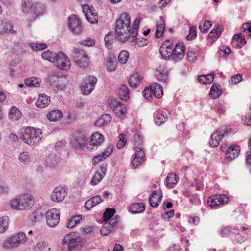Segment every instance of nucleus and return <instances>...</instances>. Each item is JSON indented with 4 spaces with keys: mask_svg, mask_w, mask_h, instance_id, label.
Returning a JSON list of instances; mask_svg holds the SVG:
<instances>
[{
    "mask_svg": "<svg viewBox=\"0 0 251 251\" xmlns=\"http://www.w3.org/2000/svg\"><path fill=\"white\" fill-rule=\"evenodd\" d=\"M129 58V53L126 50L121 51L118 55V60L122 64H126Z\"/></svg>",
    "mask_w": 251,
    "mask_h": 251,
    "instance_id": "49",
    "label": "nucleus"
},
{
    "mask_svg": "<svg viewBox=\"0 0 251 251\" xmlns=\"http://www.w3.org/2000/svg\"><path fill=\"white\" fill-rule=\"evenodd\" d=\"M140 23V20L136 19L134 22L133 25L131 27L130 26V32L131 34V42H134L136 40V36L137 34V29Z\"/></svg>",
    "mask_w": 251,
    "mask_h": 251,
    "instance_id": "42",
    "label": "nucleus"
},
{
    "mask_svg": "<svg viewBox=\"0 0 251 251\" xmlns=\"http://www.w3.org/2000/svg\"><path fill=\"white\" fill-rule=\"evenodd\" d=\"M2 247L5 250H12L19 247V246L14 235H12L4 241Z\"/></svg>",
    "mask_w": 251,
    "mask_h": 251,
    "instance_id": "25",
    "label": "nucleus"
},
{
    "mask_svg": "<svg viewBox=\"0 0 251 251\" xmlns=\"http://www.w3.org/2000/svg\"><path fill=\"white\" fill-rule=\"evenodd\" d=\"M143 95L144 98L148 100H151L153 95L152 89L151 86L148 88H146L143 92Z\"/></svg>",
    "mask_w": 251,
    "mask_h": 251,
    "instance_id": "55",
    "label": "nucleus"
},
{
    "mask_svg": "<svg viewBox=\"0 0 251 251\" xmlns=\"http://www.w3.org/2000/svg\"><path fill=\"white\" fill-rule=\"evenodd\" d=\"M214 73H210L207 75H201L198 77V80L203 84L212 83L214 80Z\"/></svg>",
    "mask_w": 251,
    "mask_h": 251,
    "instance_id": "40",
    "label": "nucleus"
},
{
    "mask_svg": "<svg viewBox=\"0 0 251 251\" xmlns=\"http://www.w3.org/2000/svg\"><path fill=\"white\" fill-rule=\"evenodd\" d=\"M47 223L50 227L57 226L60 221V211L56 208H52L46 213Z\"/></svg>",
    "mask_w": 251,
    "mask_h": 251,
    "instance_id": "8",
    "label": "nucleus"
},
{
    "mask_svg": "<svg viewBox=\"0 0 251 251\" xmlns=\"http://www.w3.org/2000/svg\"><path fill=\"white\" fill-rule=\"evenodd\" d=\"M109 105L117 117L121 119L126 117L127 109L124 104L120 102L115 101L114 103H109Z\"/></svg>",
    "mask_w": 251,
    "mask_h": 251,
    "instance_id": "16",
    "label": "nucleus"
},
{
    "mask_svg": "<svg viewBox=\"0 0 251 251\" xmlns=\"http://www.w3.org/2000/svg\"><path fill=\"white\" fill-rule=\"evenodd\" d=\"M70 29L75 34H79L82 31V26L79 19L75 15H72L68 18Z\"/></svg>",
    "mask_w": 251,
    "mask_h": 251,
    "instance_id": "12",
    "label": "nucleus"
},
{
    "mask_svg": "<svg viewBox=\"0 0 251 251\" xmlns=\"http://www.w3.org/2000/svg\"><path fill=\"white\" fill-rule=\"evenodd\" d=\"M50 102V98L44 94H40L36 102V105L39 108L46 107Z\"/></svg>",
    "mask_w": 251,
    "mask_h": 251,
    "instance_id": "26",
    "label": "nucleus"
},
{
    "mask_svg": "<svg viewBox=\"0 0 251 251\" xmlns=\"http://www.w3.org/2000/svg\"><path fill=\"white\" fill-rule=\"evenodd\" d=\"M151 88L152 89L153 96L155 97L158 99L162 98L163 95V87L160 84L155 83L151 85Z\"/></svg>",
    "mask_w": 251,
    "mask_h": 251,
    "instance_id": "34",
    "label": "nucleus"
},
{
    "mask_svg": "<svg viewBox=\"0 0 251 251\" xmlns=\"http://www.w3.org/2000/svg\"><path fill=\"white\" fill-rule=\"evenodd\" d=\"M165 28V22L162 17L160 18V20L157 21L156 24V29L155 32V37L159 38L162 37L164 34Z\"/></svg>",
    "mask_w": 251,
    "mask_h": 251,
    "instance_id": "27",
    "label": "nucleus"
},
{
    "mask_svg": "<svg viewBox=\"0 0 251 251\" xmlns=\"http://www.w3.org/2000/svg\"><path fill=\"white\" fill-rule=\"evenodd\" d=\"M142 77L138 74L136 73L133 74L129 79V84L131 87L136 88L141 83Z\"/></svg>",
    "mask_w": 251,
    "mask_h": 251,
    "instance_id": "32",
    "label": "nucleus"
},
{
    "mask_svg": "<svg viewBox=\"0 0 251 251\" xmlns=\"http://www.w3.org/2000/svg\"><path fill=\"white\" fill-rule=\"evenodd\" d=\"M159 52L162 58L173 59V45L169 40H166L162 44L159 49Z\"/></svg>",
    "mask_w": 251,
    "mask_h": 251,
    "instance_id": "11",
    "label": "nucleus"
},
{
    "mask_svg": "<svg viewBox=\"0 0 251 251\" xmlns=\"http://www.w3.org/2000/svg\"><path fill=\"white\" fill-rule=\"evenodd\" d=\"M0 32L2 33L13 32L12 25L10 23H3V27H0Z\"/></svg>",
    "mask_w": 251,
    "mask_h": 251,
    "instance_id": "59",
    "label": "nucleus"
},
{
    "mask_svg": "<svg viewBox=\"0 0 251 251\" xmlns=\"http://www.w3.org/2000/svg\"><path fill=\"white\" fill-rule=\"evenodd\" d=\"M73 57L75 64L79 68H85L89 64V58L83 50L76 48L73 52Z\"/></svg>",
    "mask_w": 251,
    "mask_h": 251,
    "instance_id": "4",
    "label": "nucleus"
},
{
    "mask_svg": "<svg viewBox=\"0 0 251 251\" xmlns=\"http://www.w3.org/2000/svg\"><path fill=\"white\" fill-rule=\"evenodd\" d=\"M167 186L172 188L176 185L177 182V178L176 174L174 173H169L166 178Z\"/></svg>",
    "mask_w": 251,
    "mask_h": 251,
    "instance_id": "37",
    "label": "nucleus"
},
{
    "mask_svg": "<svg viewBox=\"0 0 251 251\" xmlns=\"http://www.w3.org/2000/svg\"><path fill=\"white\" fill-rule=\"evenodd\" d=\"M221 35V30L220 26L216 29L211 30L208 34L209 40L210 42H214Z\"/></svg>",
    "mask_w": 251,
    "mask_h": 251,
    "instance_id": "44",
    "label": "nucleus"
},
{
    "mask_svg": "<svg viewBox=\"0 0 251 251\" xmlns=\"http://www.w3.org/2000/svg\"><path fill=\"white\" fill-rule=\"evenodd\" d=\"M88 141L84 132L78 131L75 133V138L72 141V144L76 149H81L87 145Z\"/></svg>",
    "mask_w": 251,
    "mask_h": 251,
    "instance_id": "13",
    "label": "nucleus"
},
{
    "mask_svg": "<svg viewBox=\"0 0 251 251\" xmlns=\"http://www.w3.org/2000/svg\"><path fill=\"white\" fill-rule=\"evenodd\" d=\"M19 160L23 163H28L30 162L29 155L27 152H23L20 154Z\"/></svg>",
    "mask_w": 251,
    "mask_h": 251,
    "instance_id": "56",
    "label": "nucleus"
},
{
    "mask_svg": "<svg viewBox=\"0 0 251 251\" xmlns=\"http://www.w3.org/2000/svg\"><path fill=\"white\" fill-rule=\"evenodd\" d=\"M116 212L114 208H107L105 209L103 214V219L104 222L108 221V220L114 217V215Z\"/></svg>",
    "mask_w": 251,
    "mask_h": 251,
    "instance_id": "47",
    "label": "nucleus"
},
{
    "mask_svg": "<svg viewBox=\"0 0 251 251\" xmlns=\"http://www.w3.org/2000/svg\"><path fill=\"white\" fill-rule=\"evenodd\" d=\"M9 218L7 216L0 218V233H4L8 228Z\"/></svg>",
    "mask_w": 251,
    "mask_h": 251,
    "instance_id": "45",
    "label": "nucleus"
},
{
    "mask_svg": "<svg viewBox=\"0 0 251 251\" xmlns=\"http://www.w3.org/2000/svg\"><path fill=\"white\" fill-rule=\"evenodd\" d=\"M10 206L12 208L15 209L21 210V199H14L11 201L10 203Z\"/></svg>",
    "mask_w": 251,
    "mask_h": 251,
    "instance_id": "61",
    "label": "nucleus"
},
{
    "mask_svg": "<svg viewBox=\"0 0 251 251\" xmlns=\"http://www.w3.org/2000/svg\"><path fill=\"white\" fill-rule=\"evenodd\" d=\"M57 55V53L53 51H50L49 50L44 51L42 53V57L44 59L52 63L55 61Z\"/></svg>",
    "mask_w": 251,
    "mask_h": 251,
    "instance_id": "36",
    "label": "nucleus"
},
{
    "mask_svg": "<svg viewBox=\"0 0 251 251\" xmlns=\"http://www.w3.org/2000/svg\"><path fill=\"white\" fill-rule=\"evenodd\" d=\"M13 235L14 237L16 238L19 247L21 245H25L27 242H28L29 238L26 235L25 233L23 232H18Z\"/></svg>",
    "mask_w": 251,
    "mask_h": 251,
    "instance_id": "31",
    "label": "nucleus"
},
{
    "mask_svg": "<svg viewBox=\"0 0 251 251\" xmlns=\"http://www.w3.org/2000/svg\"><path fill=\"white\" fill-rule=\"evenodd\" d=\"M97 82V79L96 77L88 76L81 85L82 92L85 95L89 94L94 89Z\"/></svg>",
    "mask_w": 251,
    "mask_h": 251,
    "instance_id": "14",
    "label": "nucleus"
},
{
    "mask_svg": "<svg viewBox=\"0 0 251 251\" xmlns=\"http://www.w3.org/2000/svg\"><path fill=\"white\" fill-rule=\"evenodd\" d=\"M21 210L29 209L34 203V199L29 195H24L20 197Z\"/></svg>",
    "mask_w": 251,
    "mask_h": 251,
    "instance_id": "20",
    "label": "nucleus"
},
{
    "mask_svg": "<svg viewBox=\"0 0 251 251\" xmlns=\"http://www.w3.org/2000/svg\"><path fill=\"white\" fill-rule=\"evenodd\" d=\"M238 229L236 227L231 226H225L221 228V234L222 236L228 235L235 233Z\"/></svg>",
    "mask_w": 251,
    "mask_h": 251,
    "instance_id": "46",
    "label": "nucleus"
},
{
    "mask_svg": "<svg viewBox=\"0 0 251 251\" xmlns=\"http://www.w3.org/2000/svg\"><path fill=\"white\" fill-rule=\"evenodd\" d=\"M31 48L36 51L44 50L47 48V45L43 43H31L29 44Z\"/></svg>",
    "mask_w": 251,
    "mask_h": 251,
    "instance_id": "54",
    "label": "nucleus"
},
{
    "mask_svg": "<svg viewBox=\"0 0 251 251\" xmlns=\"http://www.w3.org/2000/svg\"><path fill=\"white\" fill-rule=\"evenodd\" d=\"M222 93L221 86L219 84H214L211 87L209 96L211 98L215 99L218 98Z\"/></svg>",
    "mask_w": 251,
    "mask_h": 251,
    "instance_id": "29",
    "label": "nucleus"
},
{
    "mask_svg": "<svg viewBox=\"0 0 251 251\" xmlns=\"http://www.w3.org/2000/svg\"><path fill=\"white\" fill-rule=\"evenodd\" d=\"M111 119L109 114H103L96 121L95 126L99 127H104L110 123Z\"/></svg>",
    "mask_w": 251,
    "mask_h": 251,
    "instance_id": "28",
    "label": "nucleus"
},
{
    "mask_svg": "<svg viewBox=\"0 0 251 251\" xmlns=\"http://www.w3.org/2000/svg\"><path fill=\"white\" fill-rule=\"evenodd\" d=\"M229 201L228 196L224 194L212 195L208 198L207 203L208 205L212 208L227 204Z\"/></svg>",
    "mask_w": 251,
    "mask_h": 251,
    "instance_id": "6",
    "label": "nucleus"
},
{
    "mask_svg": "<svg viewBox=\"0 0 251 251\" xmlns=\"http://www.w3.org/2000/svg\"><path fill=\"white\" fill-rule=\"evenodd\" d=\"M168 119V116L166 112L160 111L157 113L154 119L155 123L158 126H160Z\"/></svg>",
    "mask_w": 251,
    "mask_h": 251,
    "instance_id": "35",
    "label": "nucleus"
},
{
    "mask_svg": "<svg viewBox=\"0 0 251 251\" xmlns=\"http://www.w3.org/2000/svg\"><path fill=\"white\" fill-rule=\"evenodd\" d=\"M63 116L62 112L60 110H54L49 112L47 118L50 121L55 122L58 121Z\"/></svg>",
    "mask_w": 251,
    "mask_h": 251,
    "instance_id": "33",
    "label": "nucleus"
},
{
    "mask_svg": "<svg viewBox=\"0 0 251 251\" xmlns=\"http://www.w3.org/2000/svg\"><path fill=\"white\" fill-rule=\"evenodd\" d=\"M230 131V129L227 127H223L213 132L211 135V140L209 141L210 146L217 147L221 140L225 136H228Z\"/></svg>",
    "mask_w": 251,
    "mask_h": 251,
    "instance_id": "5",
    "label": "nucleus"
},
{
    "mask_svg": "<svg viewBox=\"0 0 251 251\" xmlns=\"http://www.w3.org/2000/svg\"><path fill=\"white\" fill-rule=\"evenodd\" d=\"M21 117V113L20 110L15 106L12 107L9 113V118L13 121L18 120Z\"/></svg>",
    "mask_w": 251,
    "mask_h": 251,
    "instance_id": "38",
    "label": "nucleus"
},
{
    "mask_svg": "<svg viewBox=\"0 0 251 251\" xmlns=\"http://www.w3.org/2000/svg\"><path fill=\"white\" fill-rule=\"evenodd\" d=\"M83 12L85 14L86 19L91 24H95L98 22V15L95 10H92L88 5H83Z\"/></svg>",
    "mask_w": 251,
    "mask_h": 251,
    "instance_id": "17",
    "label": "nucleus"
},
{
    "mask_svg": "<svg viewBox=\"0 0 251 251\" xmlns=\"http://www.w3.org/2000/svg\"><path fill=\"white\" fill-rule=\"evenodd\" d=\"M156 76L157 79L164 83H167L168 81V73L161 74V73L158 74H155Z\"/></svg>",
    "mask_w": 251,
    "mask_h": 251,
    "instance_id": "63",
    "label": "nucleus"
},
{
    "mask_svg": "<svg viewBox=\"0 0 251 251\" xmlns=\"http://www.w3.org/2000/svg\"><path fill=\"white\" fill-rule=\"evenodd\" d=\"M113 150V146L112 145H110L107 147L101 154L95 156L93 158V164H97L100 161L106 158L111 154Z\"/></svg>",
    "mask_w": 251,
    "mask_h": 251,
    "instance_id": "21",
    "label": "nucleus"
},
{
    "mask_svg": "<svg viewBox=\"0 0 251 251\" xmlns=\"http://www.w3.org/2000/svg\"><path fill=\"white\" fill-rule=\"evenodd\" d=\"M42 132L40 129L27 126L20 134V138L28 145H34L41 139Z\"/></svg>",
    "mask_w": 251,
    "mask_h": 251,
    "instance_id": "3",
    "label": "nucleus"
},
{
    "mask_svg": "<svg viewBox=\"0 0 251 251\" xmlns=\"http://www.w3.org/2000/svg\"><path fill=\"white\" fill-rule=\"evenodd\" d=\"M106 68L110 72L114 71L117 68V63L114 60L109 59L106 62Z\"/></svg>",
    "mask_w": 251,
    "mask_h": 251,
    "instance_id": "60",
    "label": "nucleus"
},
{
    "mask_svg": "<svg viewBox=\"0 0 251 251\" xmlns=\"http://www.w3.org/2000/svg\"><path fill=\"white\" fill-rule=\"evenodd\" d=\"M62 243L64 245H68V249L71 251L73 249L76 248L78 246L77 239L73 237L71 234H67L64 238Z\"/></svg>",
    "mask_w": 251,
    "mask_h": 251,
    "instance_id": "24",
    "label": "nucleus"
},
{
    "mask_svg": "<svg viewBox=\"0 0 251 251\" xmlns=\"http://www.w3.org/2000/svg\"><path fill=\"white\" fill-rule=\"evenodd\" d=\"M158 193L157 191H154L149 198L150 205L152 207H157L162 201V195L161 191Z\"/></svg>",
    "mask_w": 251,
    "mask_h": 251,
    "instance_id": "22",
    "label": "nucleus"
},
{
    "mask_svg": "<svg viewBox=\"0 0 251 251\" xmlns=\"http://www.w3.org/2000/svg\"><path fill=\"white\" fill-rule=\"evenodd\" d=\"M67 195V189L59 186L55 187L51 194V199L53 202H59L63 201Z\"/></svg>",
    "mask_w": 251,
    "mask_h": 251,
    "instance_id": "15",
    "label": "nucleus"
},
{
    "mask_svg": "<svg viewBox=\"0 0 251 251\" xmlns=\"http://www.w3.org/2000/svg\"><path fill=\"white\" fill-rule=\"evenodd\" d=\"M212 26V22L210 21H206L203 25H200L199 28L202 33H206Z\"/></svg>",
    "mask_w": 251,
    "mask_h": 251,
    "instance_id": "57",
    "label": "nucleus"
},
{
    "mask_svg": "<svg viewBox=\"0 0 251 251\" xmlns=\"http://www.w3.org/2000/svg\"><path fill=\"white\" fill-rule=\"evenodd\" d=\"M43 217V214L39 210L33 212L29 216L30 220L32 222L40 221Z\"/></svg>",
    "mask_w": 251,
    "mask_h": 251,
    "instance_id": "50",
    "label": "nucleus"
},
{
    "mask_svg": "<svg viewBox=\"0 0 251 251\" xmlns=\"http://www.w3.org/2000/svg\"><path fill=\"white\" fill-rule=\"evenodd\" d=\"M125 134H120L119 136V140L117 143V147L118 149H122L126 144V139L125 138Z\"/></svg>",
    "mask_w": 251,
    "mask_h": 251,
    "instance_id": "58",
    "label": "nucleus"
},
{
    "mask_svg": "<svg viewBox=\"0 0 251 251\" xmlns=\"http://www.w3.org/2000/svg\"><path fill=\"white\" fill-rule=\"evenodd\" d=\"M185 47L183 43H177L173 48V60L175 61L182 60L184 55Z\"/></svg>",
    "mask_w": 251,
    "mask_h": 251,
    "instance_id": "19",
    "label": "nucleus"
},
{
    "mask_svg": "<svg viewBox=\"0 0 251 251\" xmlns=\"http://www.w3.org/2000/svg\"><path fill=\"white\" fill-rule=\"evenodd\" d=\"M119 95L122 100H126L129 98V89L127 86L124 85L121 87L119 91Z\"/></svg>",
    "mask_w": 251,
    "mask_h": 251,
    "instance_id": "41",
    "label": "nucleus"
},
{
    "mask_svg": "<svg viewBox=\"0 0 251 251\" xmlns=\"http://www.w3.org/2000/svg\"><path fill=\"white\" fill-rule=\"evenodd\" d=\"M104 177L101 175V173L98 171L92 177L90 183L92 185H96L98 184Z\"/></svg>",
    "mask_w": 251,
    "mask_h": 251,
    "instance_id": "51",
    "label": "nucleus"
},
{
    "mask_svg": "<svg viewBox=\"0 0 251 251\" xmlns=\"http://www.w3.org/2000/svg\"><path fill=\"white\" fill-rule=\"evenodd\" d=\"M54 63L57 68L62 70H69L71 65L69 58L62 52L57 53L55 61Z\"/></svg>",
    "mask_w": 251,
    "mask_h": 251,
    "instance_id": "9",
    "label": "nucleus"
},
{
    "mask_svg": "<svg viewBox=\"0 0 251 251\" xmlns=\"http://www.w3.org/2000/svg\"><path fill=\"white\" fill-rule=\"evenodd\" d=\"M25 84L29 87H38L40 86V82L38 79L34 77L28 78L25 80Z\"/></svg>",
    "mask_w": 251,
    "mask_h": 251,
    "instance_id": "48",
    "label": "nucleus"
},
{
    "mask_svg": "<svg viewBox=\"0 0 251 251\" xmlns=\"http://www.w3.org/2000/svg\"><path fill=\"white\" fill-rule=\"evenodd\" d=\"M246 43L245 38L241 33L235 34L232 38L231 44L236 49L241 48Z\"/></svg>",
    "mask_w": 251,
    "mask_h": 251,
    "instance_id": "23",
    "label": "nucleus"
},
{
    "mask_svg": "<svg viewBox=\"0 0 251 251\" xmlns=\"http://www.w3.org/2000/svg\"><path fill=\"white\" fill-rule=\"evenodd\" d=\"M132 141L135 150L132 165L134 168H136L146 160L145 151L142 147L143 139L138 133H135L132 137Z\"/></svg>",
    "mask_w": 251,
    "mask_h": 251,
    "instance_id": "2",
    "label": "nucleus"
},
{
    "mask_svg": "<svg viewBox=\"0 0 251 251\" xmlns=\"http://www.w3.org/2000/svg\"><path fill=\"white\" fill-rule=\"evenodd\" d=\"M23 10L24 12H29V10H31L33 8V4L31 0H23L22 1Z\"/></svg>",
    "mask_w": 251,
    "mask_h": 251,
    "instance_id": "53",
    "label": "nucleus"
},
{
    "mask_svg": "<svg viewBox=\"0 0 251 251\" xmlns=\"http://www.w3.org/2000/svg\"><path fill=\"white\" fill-rule=\"evenodd\" d=\"M131 20L129 14H122L116 22L115 32L117 38L122 42L131 41L130 32Z\"/></svg>",
    "mask_w": 251,
    "mask_h": 251,
    "instance_id": "1",
    "label": "nucleus"
},
{
    "mask_svg": "<svg viewBox=\"0 0 251 251\" xmlns=\"http://www.w3.org/2000/svg\"><path fill=\"white\" fill-rule=\"evenodd\" d=\"M33 8L31 10H29L28 13H34L35 15L38 16L40 14H42L44 13L45 10V6L40 3H36L34 5L33 4Z\"/></svg>",
    "mask_w": 251,
    "mask_h": 251,
    "instance_id": "43",
    "label": "nucleus"
},
{
    "mask_svg": "<svg viewBox=\"0 0 251 251\" xmlns=\"http://www.w3.org/2000/svg\"><path fill=\"white\" fill-rule=\"evenodd\" d=\"M102 201L100 196L97 195L88 200L85 202L84 206L87 210H90L91 208L100 203Z\"/></svg>",
    "mask_w": 251,
    "mask_h": 251,
    "instance_id": "30",
    "label": "nucleus"
},
{
    "mask_svg": "<svg viewBox=\"0 0 251 251\" xmlns=\"http://www.w3.org/2000/svg\"><path fill=\"white\" fill-rule=\"evenodd\" d=\"M220 149L225 152L226 158L231 161L236 158L239 155L240 148L237 145H232L227 148L226 145H221Z\"/></svg>",
    "mask_w": 251,
    "mask_h": 251,
    "instance_id": "7",
    "label": "nucleus"
},
{
    "mask_svg": "<svg viewBox=\"0 0 251 251\" xmlns=\"http://www.w3.org/2000/svg\"><path fill=\"white\" fill-rule=\"evenodd\" d=\"M131 43V45L135 44V43H136L137 45L140 47H143L146 45H148L149 43V41L147 39L145 38H139L137 40L136 38V40L134 41V42H130Z\"/></svg>",
    "mask_w": 251,
    "mask_h": 251,
    "instance_id": "62",
    "label": "nucleus"
},
{
    "mask_svg": "<svg viewBox=\"0 0 251 251\" xmlns=\"http://www.w3.org/2000/svg\"><path fill=\"white\" fill-rule=\"evenodd\" d=\"M104 140L103 135L98 132H96L92 134L91 139L87 145V149L90 151L96 150L98 147L100 146Z\"/></svg>",
    "mask_w": 251,
    "mask_h": 251,
    "instance_id": "10",
    "label": "nucleus"
},
{
    "mask_svg": "<svg viewBox=\"0 0 251 251\" xmlns=\"http://www.w3.org/2000/svg\"><path fill=\"white\" fill-rule=\"evenodd\" d=\"M47 247V245L43 242L37 243L34 247L33 250L34 251H42Z\"/></svg>",
    "mask_w": 251,
    "mask_h": 251,
    "instance_id": "64",
    "label": "nucleus"
},
{
    "mask_svg": "<svg viewBox=\"0 0 251 251\" xmlns=\"http://www.w3.org/2000/svg\"><path fill=\"white\" fill-rule=\"evenodd\" d=\"M113 229H114L112 228V226H109V224H107L104 222L100 229V232L102 235L106 236L112 232Z\"/></svg>",
    "mask_w": 251,
    "mask_h": 251,
    "instance_id": "52",
    "label": "nucleus"
},
{
    "mask_svg": "<svg viewBox=\"0 0 251 251\" xmlns=\"http://www.w3.org/2000/svg\"><path fill=\"white\" fill-rule=\"evenodd\" d=\"M145 205L143 203H132L129 206V210L133 213H138L142 212L145 210Z\"/></svg>",
    "mask_w": 251,
    "mask_h": 251,
    "instance_id": "39",
    "label": "nucleus"
},
{
    "mask_svg": "<svg viewBox=\"0 0 251 251\" xmlns=\"http://www.w3.org/2000/svg\"><path fill=\"white\" fill-rule=\"evenodd\" d=\"M50 80L53 86L61 90L66 87L68 82L67 78L63 76L52 75L50 77Z\"/></svg>",
    "mask_w": 251,
    "mask_h": 251,
    "instance_id": "18",
    "label": "nucleus"
}]
</instances>
